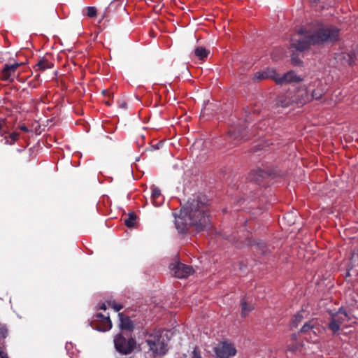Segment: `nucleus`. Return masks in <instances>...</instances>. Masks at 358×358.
I'll list each match as a JSON object with an SVG mask.
<instances>
[{"label": "nucleus", "mask_w": 358, "mask_h": 358, "mask_svg": "<svg viewBox=\"0 0 358 358\" xmlns=\"http://www.w3.org/2000/svg\"><path fill=\"white\" fill-rule=\"evenodd\" d=\"M214 351L217 358H229V357L234 356L236 353V350L234 345L226 342L218 344L214 348Z\"/></svg>", "instance_id": "nucleus-8"}, {"label": "nucleus", "mask_w": 358, "mask_h": 358, "mask_svg": "<svg viewBox=\"0 0 358 358\" xmlns=\"http://www.w3.org/2000/svg\"><path fill=\"white\" fill-rule=\"evenodd\" d=\"M347 57H348V64L349 65H352L354 64V62H355V60H354L355 55L353 53L348 54Z\"/></svg>", "instance_id": "nucleus-32"}, {"label": "nucleus", "mask_w": 358, "mask_h": 358, "mask_svg": "<svg viewBox=\"0 0 358 358\" xmlns=\"http://www.w3.org/2000/svg\"><path fill=\"white\" fill-rule=\"evenodd\" d=\"M296 334H294L290 338L292 343L287 345V350L291 352H301L303 348V344L301 342H296Z\"/></svg>", "instance_id": "nucleus-13"}, {"label": "nucleus", "mask_w": 358, "mask_h": 358, "mask_svg": "<svg viewBox=\"0 0 358 358\" xmlns=\"http://www.w3.org/2000/svg\"><path fill=\"white\" fill-rule=\"evenodd\" d=\"M341 327L342 324L337 322L335 317L331 315V320L328 324V328L332 332L333 335L337 334Z\"/></svg>", "instance_id": "nucleus-19"}, {"label": "nucleus", "mask_w": 358, "mask_h": 358, "mask_svg": "<svg viewBox=\"0 0 358 358\" xmlns=\"http://www.w3.org/2000/svg\"><path fill=\"white\" fill-rule=\"evenodd\" d=\"M340 29L336 26L316 22L308 28L301 29L291 38V45L297 51L303 52L313 45L335 42L339 40Z\"/></svg>", "instance_id": "nucleus-1"}, {"label": "nucleus", "mask_w": 358, "mask_h": 358, "mask_svg": "<svg viewBox=\"0 0 358 358\" xmlns=\"http://www.w3.org/2000/svg\"><path fill=\"white\" fill-rule=\"evenodd\" d=\"M106 103L108 104V105H110L109 101H106Z\"/></svg>", "instance_id": "nucleus-40"}, {"label": "nucleus", "mask_w": 358, "mask_h": 358, "mask_svg": "<svg viewBox=\"0 0 358 358\" xmlns=\"http://www.w3.org/2000/svg\"><path fill=\"white\" fill-rule=\"evenodd\" d=\"M120 320V328L122 329L131 331L134 329V324L130 318L124 315L122 313L118 315Z\"/></svg>", "instance_id": "nucleus-16"}, {"label": "nucleus", "mask_w": 358, "mask_h": 358, "mask_svg": "<svg viewBox=\"0 0 358 358\" xmlns=\"http://www.w3.org/2000/svg\"><path fill=\"white\" fill-rule=\"evenodd\" d=\"M244 128L241 127H234L229 130V137L234 141H237V142L240 141L242 139L246 140L248 137L246 135L243 134V132L245 130Z\"/></svg>", "instance_id": "nucleus-12"}, {"label": "nucleus", "mask_w": 358, "mask_h": 358, "mask_svg": "<svg viewBox=\"0 0 358 358\" xmlns=\"http://www.w3.org/2000/svg\"><path fill=\"white\" fill-rule=\"evenodd\" d=\"M19 134L13 132L10 134L9 138L11 139L10 142L8 137H5L6 144H13L18 139Z\"/></svg>", "instance_id": "nucleus-27"}, {"label": "nucleus", "mask_w": 358, "mask_h": 358, "mask_svg": "<svg viewBox=\"0 0 358 358\" xmlns=\"http://www.w3.org/2000/svg\"><path fill=\"white\" fill-rule=\"evenodd\" d=\"M241 315L243 317H245L253 309V306L252 304H248L244 299L241 300Z\"/></svg>", "instance_id": "nucleus-24"}, {"label": "nucleus", "mask_w": 358, "mask_h": 358, "mask_svg": "<svg viewBox=\"0 0 358 358\" xmlns=\"http://www.w3.org/2000/svg\"><path fill=\"white\" fill-rule=\"evenodd\" d=\"M152 199L155 206H159L162 203V198L161 191L157 187H153L152 189Z\"/></svg>", "instance_id": "nucleus-20"}, {"label": "nucleus", "mask_w": 358, "mask_h": 358, "mask_svg": "<svg viewBox=\"0 0 358 358\" xmlns=\"http://www.w3.org/2000/svg\"><path fill=\"white\" fill-rule=\"evenodd\" d=\"M115 348L122 355H129L133 352L136 347V341L133 338H125L117 334L114 338Z\"/></svg>", "instance_id": "nucleus-5"}, {"label": "nucleus", "mask_w": 358, "mask_h": 358, "mask_svg": "<svg viewBox=\"0 0 358 358\" xmlns=\"http://www.w3.org/2000/svg\"><path fill=\"white\" fill-rule=\"evenodd\" d=\"M8 334L7 327L5 324H0V337L6 338Z\"/></svg>", "instance_id": "nucleus-30"}, {"label": "nucleus", "mask_w": 358, "mask_h": 358, "mask_svg": "<svg viewBox=\"0 0 358 358\" xmlns=\"http://www.w3.org/2000/svg\"><path fill=\"white\" fill-rule=\"evenodd\" d=\"M311 100L312 98L310 94L309 93V90L306 88H301L298 90L294 99H292V100L289 99V101H286L282 100V98H280L279 101L281 103V106L282 107H287L292 103H296L298 105L302 106Z\"/></svg>", "instance_id": "nucleus-6"}, {"label": "nucleus", "mask_w": 358, "mask_h": 358, "mask_svg": "<svg viewBox=\"0 0 358 358\" xmlns=\"http://www.w3.org/2000/svg\"><path fill=\"white\" fill-rule=\"evenodd\" d=\"M86 10H87V15L89 17H94L96 16L97 11H96V8L95 7H93V6L87 7L86 8Z\"/></svg>", "instance_id": "nucleus-28"}, {"label": "nucleus", "mask_w": 358, "mask_h": 358, "mask_svg": "<svg viewBox=\"0 0 358 358\" xmlns=\"http://www.w3.org/2000/svg\"><path fill=\"white\" fill-rule=\"evenodd\" d=\"M275 76H276L275 71H274L273 69H267L264 71L257 72L254 76V78L256 80H263V79L271 78L273 80H275Z\"/></svg>", "instance_id": "nucleus-14"}, {"label": "nucleus", "mask_w": 358, "mask_h": 358, "mask_svg": "<svg viewBox=\"0 0 358 358\" xmlns=\"http://www.w3.org/2000/svg\"><path fill=\"white\" fill-rule=\"evenodd\" d=\"M356 254L358 255V248H357V250L356 252Z\"/></svg>", "instance_id": "nucleus-41"}, {"label": "nucleus", "mask_w": 358, "mask_h": 358, "mask_svg": "<svg viewBox=\"0 0 358 358\" xmlns=\"http://www.w3.org/2000/svg\"><path fill=\"white\" fill-rule=\"evenodd\" d=\"M324 328L320 324L317 319H312L305 322L300 330L304 338L312 343L318 341L320 336L324 333Z\"/></svg>", "instance_id": "nucleus-4"}, {"label": "nucleus", "mask_w": 358, "mask_h": 358, "mask_svg": "<svg viewBox=\"0 0 358 358\" xmlns=\"http://www.w3.org/2000/svg\"><path fill=\"white\" fill-rule=\"evenodd\" d=\"M191 358H202L200 352L194 349L192 353Z\"/></svg>", "instance_id": "nucleus-33"}, {"label": "nucleus", "mask_w": 358, "mask_h": 358, "mask_svg": "<svg viewBox=\"0 0 358 358\" xmlns=\"http://www.w3.org/2000/svg\"><path fill=\"white\" fill-rule=\"evenodd\" d=\"M318 85L317 89L312 91L310 94L312 99H320L322 95L325 93V90L322 87V85L320 81L317 82Z\"/></svg>", "instance_id": "nucleus-21"}, {"label": "nucleus", "mask_w": 358, "mask_h": 358, "mask_svg": "<svg viewBox=\"0 0 358 358\" xmlns=\"http://www.w3.org/2000/svg\"><path fill=\"white\" fill-rule=\"evenodd\" d=\"M208 211V204L204 196H198L196 199L188 201L180 215L176 218V229L180 233H185L187 225H192L197 231L203 230L210 224Z\"/></svg>", "instance_id": "nucleus-2"}, {"label": "nucleus", "mask_w": 358, "mask_h": 358, "mask_svg": "<svg viewBox=\"0 0 358 358\" xmlns=\"http://www.w3.org/2000/svg\"><path fill=\"white\" fill-rule=\"evenodd\" d=\"M304 315H306V312L302 310L299 312L296 315H294V318L292 320V327H297L298 325L303 321L304 319Z\"/></svg>", "instance_id": "nucleus-23"}, {"label": "nucleus", "mask_w": 358, "mask_h": 358, "mask_svg": "<svg viewBox=\"0 0 358 358\" xmlns=\"http://www.w3.org/2000/svg\"><path fill=\"white\" fill-rule=\"evenodd\" d=\"M292 62L295 66H299L302 62L300 59H299L295 55L292 56Z\"/></svg>", "instance_id": "nucleus-31"}, {"label": "nucleus", "mask_w": 358, "mask_h": 358, "mask_svg": "<svg viewBox=\"0 0 358 358\" xmlns=\"http://www.w3.org/2000/svg\"><path fill=\"white\" fill-rule=\"evenodd\" d=\"M108 304L110 307L113 308L116 312L120 310L123 308V306L121 304L117 303L114 301H108Z\"/></svg>", "instance_id": "nucleus-29"}, {"label": "nucleus", "mask_w": 358, "mask_h": 358, "mask_svg": "<svg viewBox=\"0 0 358 358\" xmlns=\"http://www.w3.org/2000/svg\"><path fill=\"white\" fill-rule=\"evenodd\" d=\"M170 269L172 271L174 276L178 278H187L194 272V269L192 266L180 262L171 264L170 265Z\"/></svg>", "instance_id": "nucleus-7"}, {"label": "nucleus", "mask_w": 358, "mask_h": 358, "mask_svg": "<svg viewBox=\"0 0 358 358\" xmlns=\"http://www.w3.org/2000/svg\"><path fill=\"white\" fill-rule=\"evenodd\" d=\"M209 53L210 51L203 47H197L194 50V54L199 59L206 58Z\"/></svg>", "instance_id": "nucleus-22"}, {"label": "nucleus", "mask_w": 358, "mask_h": 358, "mask_svg": "<svg viewBox=\"0 0 358 358\" xmlns=\"http://www.w3.org/2000/svg\"><path fill=\"white\" fill-rule=\"evenodd\" d=\"M94 323V328L101 331L110 330L112 327V323L109 317L104 316L101 313H98L95 315Z\"/></svg>", "instance_id": "nucleus-11"}, {"label": "nucleus", "mask_w": 358, "mask_h": 358, "mask_svg": "<svg viewBox=\"0 0 358 358\" xmlns=\"http://www.w3.org/2000/svg\"><path fill=\"white\" fill-rule=\"evenodd\" d=\"M264 173V171H262V170L255 171L253 173H251L250 178L251 180H253L256 182H259V180L258 178V176L263 177Z\"/></svg>", "instance_id": "nucleus-26"}, {"label": "nucleus", "mask_w": 358, "mask_h": 358, "mask_svg": "<svg viewBox=\"0 0 358 358\" xmlns=\"http://www.w3.org/2000/svg\"><path fill=\"white\" fill-rule=\"evenodd\" d=\"M101 309H103V310H106V305H105V304H103V305L101 306Z\"/></svg>", "instance_id": "nucleus-37"}, {"label": "nucleus", "mask_w": 358, "mask_h": 358, "mask_svg": "<svg viewBox=\"0 0 358 358\" xmlns=\"http://www.w3.org/2000/svg\"><path fill=\"white\" fill-rule=\"evenodd\" d=\"M145 342L154 357L163 356L168 351L167 343L162 336V331L155 329L148 333Z\"/></svg>", "instance_id": "nucleus-3"}, {"label": "nucleus", "mask_w": 358, "mask_h": 358, "mask_svg": "<svg viewBox=\"0 0 358 358\" xmlns=\"http://www.w3.org/2000/svg\"><path fill=\"white\" fill-rule=\"evenodd\" d=\"M2 358H9L8 355H3Z\"/></svg>", "instance_id": "nucleus-38"}, {"label": "nucleus", "mask_w": 358, "mask_h": 358, "mask_svg": "<svg viewBox=\"0 0 358 358\" xmlns=\"http://www.w3.org/2000/svg\"><path fill=\"white\" fill-rule=\"evenodd\" d=\"M331 315L335 317V319L342 325L346 322L348 321L350 317L348 313L343 308H340L339 310L335 313L331 314Z\"/></svg>", "instance_id": "nucleus-15"}, {"label": "nucleus", "mask_w": 358, "mask_h": 358, "mask_svg": "<svg viewBox=\"0 0 358 358\" xmlns=\"http://www.w3.org/2000/svg\"><path fill=\"white\" fill-rule=\"evenodd\" d=\"M136 216L134 213H130L127 218L124 220V224L128 227H133L136 224Z\"/></svg>", "instance_id": "nucleus-25"}, {"label": "nucleus", "mask_w": 358, "mask_h": 358, "mask_svg": "<svg viewBox=\"0 0 358 358\" xmlns=\"http://www.w3.org/2000/svg\"><path fill=\"white\" fill-rule=\"evenodd\" d=\"M2 128H3L2 123L0 122V134L1 136L3 135V134L1 133Z\"/></svg>", "instance_id": "nucleus-36"}, {"label": "nucleus", "mask_w": 358, "mask_h": 358, "mask_svg": "<svg viewBox=\"0 0 358 358\" xmlns=\"http://www.w3.org/2000/svg\"><path fill=\"white\" fill-rule=\"evenodd\" d=\"M24 63L15 62L13 64H5L1 71H0V79L3 81H13L15 77L17 69L23 65Z\"/></svg>", "instance_id": "nucleus-9"}, {"label": "nucleus", "mask_w": 358, "mask_h": 358, "mask_svg": "<svg viewBox=\"0 0 358 358\" xmlns=\"http://www.w3.org/2000/svg\"><path fill=\"white\" fill-rule=\"evenodd\" d=\"M310 1H313L314 3H316L317 0H310Z\"/></svg>", "instance_id": "nucleus-39"}, {"label": "nucleus", "mask_w": 358, "mask_h": 358, "mask_svg": "<svg viewBox=\"0 0 358 358\" xmlns=\"http://www.w3.org/2000/svg\"><path fill=\"white\" fill-rule=\"evenodd\" d=\"M302 80L303 78L300 76H297L294 71H289L282 76L276 72V76L275 77V82L278 85H283L290 83H299Z\"/></svg>", "instance_id": "nucleus-10"}, {"label": "nucleus", "mask_w": 358, "mask_h": 358, "mask_svg": "<svg viewBox=\"0 0 358 358\" xmlns=\"http://www.w3.org/2000/svg\"><path fill=\"white\" fill-rule=\"evenodd\" d=\"M341 327L342 324L337 322L335 317L331 315V320L328 324V328L332 332L333 335L337 334Z\"/></svg>", "instance_id": "nucleus-18"}, {"label": "nucleus", "mask_w": 358, "mask_h": 358, "mask_svg": "<svg viewBox=\"0 0 358 358\" xmlns=\"http://www.w3.org/2000/svg\"><path fill=\"white\" fill-rule=\"evenodd\" d=\"M20 129H21V130H22V131H26V132H27V131H28V129H27V127H25V126H22V127H20Z\"/></svg>", "instance_id": "nucleus-34"}, {"label": "nucleus", "mask_w": 358, "mask_h": 358, "mask_svg": "<svg viewBox=\"0 0 358 358\" xmlns=\"http://www.w3.org/2000/svg\"><path fill=\"white\" fill-rule=\"evenodd\" d=\"M52 66V63L49 62L48 59L43 58L38 62L35 65L34 69L36 71H43L46 69H51Z\"/></svg>", "instance_id": "nucleus-17"}, {"label": "nucleus", "mask_w": 358, "mask_h": 358, "mask_svg": "<svg viewBox=\"0 0 358 358\" xmlns=\"http://www.w3.org/2000/svg\"><path fill=\"white\" fill-rule=\"evenodd\" d=\"M3 355H8L0 349V358H2Z\"/></svg>", "instance_id": "nucleus-35"}]
</instances>
